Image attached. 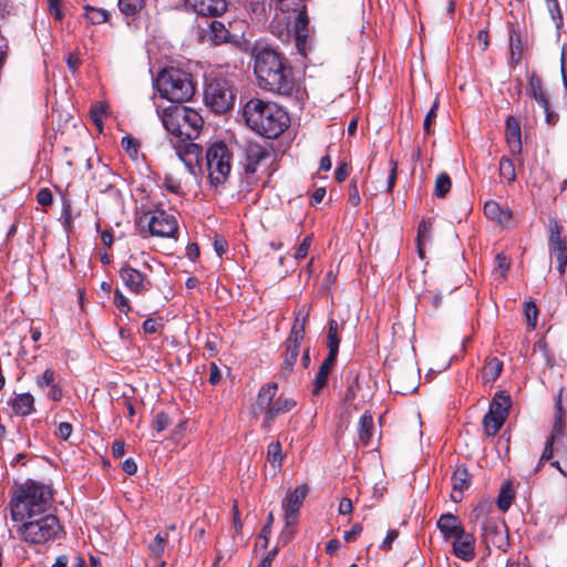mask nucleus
I'll return each instance as SVG.
<instances>
[{
  "label": "nucleus",
  "instance_id": "nucleus-54",
  "mask_svg": "<svg viewBox=\"0 0 567 567\" xmlns=\"http://www.w3.org/2000/svg\"><path fill=\"white\" fill-rule=\"evenodd\" d=\"M87 18L92 23H103L107 20L109 14L102 9H91L87 11Z\"/></svg>",
  "mask_w": 567,
  "mask_h": 567
},
{
  "label": "nucleus",
  "instance_id": "nucleus-42",
  "mask_svg": "<svg viewBox=\"0 0 567 567\" xmlns=\"http://www.w3.org/2000/svg\"><path fill=\"white\" fill-rule=\"evenodd\" d=\"M167 534H157L148 546L150 554L154 557H161L164 554L165 547L167 545Z\"/></svg>",
  "mask_w": 567,
  "mask_h": 567
},
{
  "label": "nucleus",
  "instance_id": "nucleus-59",
  "mask_svg": "<svg viewBox=\"0 0 567 567\" xmlns=\"http://www.w3.org/2000/svg\"><path fill=\"white\" fill-rule=\"evenodd\" d=\"M82 61L79 52H71L66 58L69 70L74 74L80 68Z\"/></svg>",
  "mask_w": 567,
  "mask_h": 567
},
{
  "label": "nucleus",
  "instance_id": "nucleus-52",
  "mask_svg": "<svg viewBox=\"0 0 567 567\" xmlns=\"http://www.w3.org/2000/svg\"><path fill=\"white\" fill-rule=\"evenodd\" d=\"M114 305L125 313H127L131 310L128 299L118 289H116L114 292Z\"/></svg>",
  "mask_w": 567,
  "mask_h": 567
},
{
  "label": "nucleus",
  "instance_id": "nucleus-64",
  "mask_svg": "<svg viewBox=\"0 0 567 567\" xmlns=\"http://www.w3.org/2000/svg\"><path fill=\"white\" fill-rule=\"evenodd\" d=\"M50 13L56 19L61 20L63 18V13L60 7L61 0H48Z\"/></svg>",
  "mask_w": 567,
  "mask_h": 567
},
{
  "label": "nucleus",
  "instance_id": "nucleus-47",
  "mask_svg": "<svg viewBox=\"0 0 567 567\" xmlns=\"http://www.w3.org/2000/svg\"><path fill=\"white\" fill-rule=\"evenodd\" d=\"M284 27L276 25V19L271 22L272 33H276L281 40H287L290 37L289 20L287 17L282 18Z\"/></svg>",
  "mask_w": 567,
  "mask_h": 567
},
{
  "label": "nucleus",
  "instance_id": "nucleus-21",
  "mask_svg": "<svg viewBox=\"0 0 567 567\" xmlns=\"http://www.w3.org/2000/svg\"><path fill=\"white\" fill-rule=\"evenodd\" d=\"M278 385L275 382L262 385L258 392L256 403L254 406V413L264 412L268 415V411L271 409Z\"/></svg>",
  "mask_w": 567,
  "mask_h": 567
},
{
  "label": "nucleus",
  "instance_id": "nucleus-40",
  "mask_svg": "<svg viewBox=\"0 0 567 567\" xmlns=\"http://www.w3.org/2000/svg\"><path fill=\"white\" fill-rule=\"evenodd\" d=\"M145 6V0H118V8L125 16H134Z\"/></svg>",
  "mask_w": 567,
  "mask_h": 567
},
{
  "label": "nucleus",
  "instance_id": "nucleus-36",
  "mask_svg": "<svg viewBox=\"0 0 567 567\" xmlns=\"http://www.w3.org/2000/svg\"><path fill=\"white\" fill-rule=\"evenodd\" d=\"M505 421L506 419L486 413L482 421L484 433L487 436H495Z\"/></svg>",
  "mask_w": 567,
  "mask_h": 567
},
{
  "label": "nucleus",
  "instance_id": "nucleus-22",
  "mask_svg": "<svg viewBox=\"0 0 567 567\" xmlns=\"http://www.w3.org/2000/svg\"><path fill=\"white\" fill-rule=\"evenodd\" d=\"M202 147L195 143H187L183 150L177 151L179 159L185 164L187 171L195 175L199 163Z\"/></svg>",
  "mask_w": 567,
  "mask_h": 567
},
{
  "label": "nucleus",
  "instance_id": "nucleus-8",
  "mask_svg": "<svg viewBox=\"0 0 567 567\" xmlns=\"http://www.w3.org/2000/svg\"><path fill=\"white\" fill-rule=\"evenodd\" d=\"M309 312L306 309H299L296 313V320L286 341V355L281 364L280 373L287 377L291 371L299 355V348L305 338V328L308 321Z\"/></svg>",
  "mask_w": 567,
  "mask_h": 567
},
{
  "label": "nucleus",
  "instance_id": "nucleus-51",
  "mask_svg": "<svg viewBox=\"0 0 567 567\" xmlns=\"http://www.w3.org/2000/svg\"><path fill=\"white\" fill-rule=\"evenodd\" d=\"M551 466L557 468L561 475L567 477V450L565 447L561 452V456L556 458V461H551Z\"/></svg>",
  "mask_w": 567,
  "mask_h": 567
},
{
  "label": "nucleus",
  "instance_id": "nucleus-57",
  "mask_svg": "<svg viewBox=\"0 0 567 567\" xmlns=\"http://www.w3.org/2000/svg\"><path fill=\"white\" fill-rule=\"evenodd\" d=\"M37 202L41 206H50L53 202V196L50 189L41 188L37 194Z\"/></svg>",
  "mask_w": 567,
  "mask_h": 567
},
{
  "label": "nucleus",
  "instance_id": "nucleus-12",
  "mask_svg": "<svg viewBox=\"0 0 567 567\" xmlns=\"http://www.w3.org/2000/svg\"><path fill=\"white\" fill-rule=\"evenodd\" d=\"M239 25L240 21H229L226 25L223 21L213 20L208 24L207 37L216 45L238 42L243 34Z\"/></svg>",
  "mask_w": 567,
  "mask_h": 567
},
{
  "label": "nucleus",
  "instance_id": "nucleus-31",
  "mask_svg": "<svg viewBox=\"0 0 567 567\" xmlns=\"http://www.w3.org/2000/svg\"><path fill=\"white\" fill-rule=\"evenodd\" d=\"M484 214L487 218L497 221L498 224H506L511 220V213L504 210L496 202H487L484 205Z\"/></svg>",
  "mask_w": 567,
  "mask_h": 567
},
{
  "label": "nucleus",
  "instance_id": "nucleus-2",
  "mask_svg": "<svg viewBox=\"0 0 567 567\" xmlns=\"http://www.w3.org/2000/svg\"><path fill=\"white\" fill-rule=\"evenodd\" d=\"M243 116L249 128L266 138H277L290 123L288 113L282 107L257 97L245 104Z\"/></svg>",
  "mask_w": 567,
  "mask_h": 567
},
{
  "label": "nucleus",
  "instance_id": "nucleus-16",
  "mask_svg": "<svg viewBox=\"0 0 567 567\" xmlns=\"http://www.w3.org/2000/svg\"><path fill=\"white\" fill-rule=\"evenodd\" d=\"M185 6L199 17L215 18L227 10V0H185Z\"/></svg>",
  "mask_w": 567,
  "mask_h": 567
},
{
  "label": "nucleus",
  "instance_id": "nucleus-20",
  "mask_svg": "<svg viewBox=\"0 0 567 567\" xmlns=\"http://www.w3.org/2000/svg\"><path fill=\"white\" fill-rule=\"evenodd\" d=\"M436 525L445 540L455 538L464 532V527L458 517L451 513L441 515Z\"/></svg>",
  "mask_w": 567,
  "mask_h": 567
},
{
  "label": "nucleus",
  "instance_id": "nucleus-24",
  "mask_svg": "<svg viewBox=\"0 0 567 567\" xmlns=\"http://www.w3.org/2000/svg\"><path fill=\"white\" fill-rule=\"evenodd\" d=\"M563 450V443H557L555 440H553V437H547L534 472L538 473L545 463L549 462L551 464V461H556L555 455L557 458L561 456Z\"/></svg>",
  "mask_w": 567,
  "mask_h": 567
},
{
  "label": "nucleus",
  "instance_id": "nucleus-53",
  "mask_svg": "<svg viewBox=\"0 0 567 567\" xmlns=\"http://www.w3.org/2000/svg\"><path fill=\"white\" fill-rule=\"evenodd\" d=\"M171 424V419L165 413H157L154 419L153 426L157 432H162Z\"/></svg>",
  "mask_w": 567,
  "mask_h": 567
},
{
  "label": "nucleus",
  "instance_id": "nucleus-19",
  "mask_svg": "<svg viewBox=\"0 0 567 567\" xmlns=\"http://www.w3.org/2000/svg\"><path fill=\"white\" fill-rule=\"evenodd\" d=\"M454 555L465 561H470L475 556L474 538L465 530L453 540Z\"/></svg>",
  "mask_w": 567,
  "mask_h": 567
},
{
  "label": "nucleus",
  "instance_id": "nucleus-1",
  "mask_svg": "<svg viewBox=\"0 0 567 567\" xmlns=\"http://www.w3.org/2000/svg\"><path fill=\"white\" fill-rule=\"evenodd\" d=\"M254 60V72L261 89L288 97L298 93L292 69L281 53L268 47H257Z\"/></svg>",
  "mask_w": 567,
  "mask_h": 567
},
{
  "label": "nucleus",
  "instance_id": "nucleus-45",
  "mask_svg": "<svg viewBox=\"0 0 567 567\" xmlns=\"http://www.w3.org/2000/svg\"><path fill=\"white\" fill-rule=\"evenodd\" d=\"M437 107H439V101L435 100L432 107L425 115L424 123H423V130L426 135L432 134V124L435 121Z\"/></svg>",
  "mask_w": 567,
  "mask_h": 567
},
{
  "label": "nucleus",
  "instance_id": "nucleus-63",
  "mask_svg": "<svg viewBox=\"0 0 567 567\" xmlns=\"http://www.w3.org/2000/svg\"><path fill=\"white\" fill-rule=\"evenodd\" d=\"M362 532L361 524L357 523L350 530L344 532L343 538L347 543L353 542Z\"/></svg>",
  "mask_w": 567,
  "mask_h": 567
},
{
  "label": "nucleus",
  "instance_id": "nucleus-28",
  "mask_svg": "<svg viewBox=\"0 0 567 567\" xmlns=\"http://www.w3.org/2000/svg\"><path fill=\"white\" fill-rule=\"evenodd\" d=\"M337 360V357L329 355L323 360V362L320 365V369L316 375L315 382H313V389L312 393L315 395L319 394L321 389L327 384L328 382V375L330 373L331 368L334 365Z\"/></svg>",
  "mask_w": 567,
  "mask_h": 567
},
{
  "label": "nucleus",
  "instance_id": "nucleus-41",
  "mask_svg": "<svg viewBox=\"0 0 567 567\" xmlns=\"http://www.w3.org/2000/svg\"><path fill=\"white\" fill-rule=\"evenodd\" d=\"M499 176L509 183L516 179L515 166L512 159L502 157L499 161Z\"/></svg>",
  "mask_w": 567,
  "mask_h": 567
},
{
  "label": "nucleus",
  "instance_id": "nucleus-34",
  "mask_svg": "<svg viewBox=\"0 0 567 567\" xmlns=\"http://www.w3.org/2000/svg\"><path fill=\"white\" fill-rule=\"evenodd\" d=\"M515 497V492L513 489L511 482H505L502 484L499 494L497 497V506L498 508L505 513L512 505V502Z\"/></svg>",
  "mask_w": 567,
  "mask_h": 567
},
{
  "label": "nucleus",
  "instance_id": "nucleus-10",
  "mask_svg": "<svg viewBox=\"0 0 567 567\" xmlns=\"http://www.w3.org/2000/svg\"><path fill=\"white\" fill-rule=\"evenodd\" d=\"M144 219L152 236L172 238L178 230L175 215L163 209L146 214Z\"/></svg>",
  "mask_w": 567,
  "mask_h": 567
},
{
  "label": "nucleus",
  "instance_id": "nucleus-4",
  "mask_svg": "<svg viewBox=\"0 0 567 567\" xmlns=\"http://www.w3.org/2000/svg\"><path fill=\"white\" fill-rule=\"evenodd\" d=\"M165 130L181 141H193L199 136L204 121L200 114L187 106H168L157 110Z\"/></svg>",
  "mask_w": 567,
  "mask_h": 567
},
{
  "label": "nucleus",
  "instance_id": "nucleus-48",
  "mask_svg": "<svg viewBox=\"0 0 567 567\" xmlns=\"http://www.w3.org/2000/svg\"><path fill=\"white\" fill-rule=\"evenodd\" d=\"M164 186L168 192L174 193V194H179L181 189H182L181 181L171 174L165 175Z\"/></svg>",
  "mask_w": 567,
  "mask_h": 567
},
{
  "label": "nucleus",
  "instance_id": "nucleus-14",
  "mask_svg": "<svg viewBox=\"0 0 567 567\" xmlns=\"http://www.w3.org/2000/svg\"><path fill=\"white\" fill-rule=\"evenodd\" d=\"M120 277L124 286L135 295H143L151 290L152 282L142 271L135 269L130 261L123 264L120 269Z\"/></svg>",
  "mask_w": 567,
  "mask_h": 567
},
{
  "label": "nucleus",
  "instance_id": "nucleus-62",
  "mask_svg": "<svg viewBox=\"0 0 567 567\" xmlns=\"http://www.w3.org/2000/svg\"><path fill=\"white\" fill-rule=\"evenodd\" d=\"M350 187H351V190H350L348 200L353 207H357L360 205L361 198H360L359 189L357 186V182L354 179L351 182Z\"/></svg>",
  "mask_w": 567,
  "mask_h": 567
},
{
  "label": "nucleus",
  "instance_id": "nucleus-44",
  "mask_svg": "<svg viewBox=\"0 0 567 567\" xmlns=\"http://www.w3.org/2000/svg\"><path fill=\"white\" fill-rule=\"evenodd\" d=\"M534 351H538L545 361L546 365L549 368L554 367V359L549 351L548 344L545 340H539L534 344Z\"/></svg>",
  "mask_w": 567,
  "mask_h": 567
},
{
  "label": "nucleus",
  "instance_id": "nucleus-17",
  "mask_svg": "<svg viewBox=\"0 0 567 567\" xmlns=\"http://www.w3.org/2000/svg\"><path fill=\"white\" fill-rule=\"evenodd\" d=\"M244 156L243 168L245 175L251 177L256 173L260 162L268 156V153L259 144L249 143L245 147Z\"/></svg>",
  "mask_w": 567,
  "mask_h": 567
},
{
  "label": "nucleus",
  "instance_id": "nucleus-6",
  "mask_svg": "<svg viewBox=\"0 0 567 567\" xmlns=\"http://www.w3.org/2000/svg\"><path fill=\"white\" fill-rule=\"evenodd\" d=\"M21 523L18 534L30 546L45 545L53 542L62 530L58 517L49 513L25 517Z\"/></svg>",
  "mask_w": 567,
  "mask_h": 567
},
{
  "label": "nucleus",
  "instance_id": "nucleus-32",
  "mask_svg": "<svg viewBox=\"0 0 567 567\" xmlns=\"http://www.w3.org/2000/svg\"><path fill=\"white\" fill-rule=\"evenodd\" d=\"M13 411L22 416L30 415L34 411V399L30 393H22L12 401Z\"/></svg>",
  "mask_w": 567,
  "mask_h": 567
},
{
  "label": "nucleus",
  "instance_id": "nucleus-58",
  "mask_svg": "<svg viewBox=\"0 0 567 567\" xmlns=\"http://www.w3.org/2000/svg\"><path fill=\"white\" fill-rule=\"evenodd\" d=\"M73 427L69 422H61L58 425L55 435L61 440L66 441L72 434Z\"/></svg>",
  "mask_w": 567,
  "mask_h": 567
},
{
  "label": "nucleus",
  "instance_id": "nucleus-13",
  "mask_svg": "<svg viewBox=\"0 0 567 567\" xmlns=\"http://www.w3.org/2000/svg\"><path fill=\"white\" fill-rule=\"evenodd\" d=\"M527 94L543 109L546 123L555 125L558 121V114L550 110L549 96L543 87L540 76L535 72L528 76Z\"/></svg>",
  "mask_w": 567,
  "mask_h": 567
},
{
  "label": "nucleus",
  "instance_id": "nucleus-39",
  "mask_svg": "<svg viewBox=\"0 0 567 567\" xmlns=\"http://www.w3.org/2000/svg\"><path fill=\"white\" fill-rule=\"evenodd\" d=\"M268 462L275 467L280 468L282 463V451L281 445L278 441L272 442L268 445L267 450Z\"/></svg>",
  "mask_w": 567,
  "mask_h": 567
},
{
  "label": "nucleus",
  "instance_id": "nucleus-9",
  "mask_svg": "<svg viewBox=\"0 0 567 567\" xmlns=\"http://www.w3.org/2000/svg\"><path fill=\"white\" fill-rule=\"evenodd\" d=\"M204 100L215 113H225L234 105V94L225 79H210L205 87Z\"/></svg>",
  "mask_w": 567,
  "mask_h": 567
},
{
  "label": "nucleus",
  "instance_id": "nucleus-33",
  "mask_svg": "<svg viewBox=\"0 0 567 567\" xmlns=\"http://www.w3.org/2000/svg\"><path fill=\"white\" fill-rule=\"evenodd\" d=\"M359 439L363 445H368L373 435V417L371 413L365 412L361 415L358 424Z\"/></svg>",
  "mask_w": 567,
  "mask_h": 567
},
{
  "label": "nucleus",
  "instance_id": "nucleus-49",
  "mask_svg": "<svg viewBox=\"0 0 567 567\" xmlns=\"http://www.w3.org/2000/svg\"><path fill=\"white\" fill-rule=\"evenodd\" d=\"M121 145L131 157L134 158L137 156V153H138L137 143L135 142V140L132 136H130V135L124 136L121 141Z\"/></svg>",
  "mask_w": 567,
  "mask_h": 567
},
{
  "label": "nucleus",
  "instance_id": "nucleus-27",
  "mask_svg": "<svg viewBox=\"0 0 567 567\" xmlns=\"http://www.w3.org/2000/svg\"><path fill=\"white\" fill-rule=\"evenodd\" d=\"M470 474L465 467H457L452 476V498L457 502L462 498L463 491L470 485Z\"/></svg>",
  "mask_w": 567,
  "mask_h": 567
},
{
  "label": "nucleus",
  "instance_id": "nucleus-37",
  "mask_svg": "<svg viewBox=\"0 0 567 567\" xmlns=\"http://www.w3.org/2000/svg\"><path fill=\"white\" fill-rule=\"evenodd\" d=\"M432 224L430 220L422 219L417 226L416 244L420 257L424 258L423 245L431 239Z\"/></svg>",
  "mask_w": 567,
  "mask_h": 567
},
{
  "label": "nucleus",
  "instance_id": "nucleus-25",
  "mask_svg": "<svg viewBox=\"0 0 567 567\" xmlns=\"http://www.w3.org/2000/svg\"><path fill=\"white\" fill-rule=\"evenodd\" d=\"M506 141L512 154L520 153V125L514 116H508L506 120Z\"/></svg>",
  "mask_w": 567,
  "mask_h": 567
},
{
  "label": "nucleus",
  "instance_id": "nucleus-56",
  "mask_svg": "<svg viewBox=\"0 0 567 567\" xmlns=\"http://www.w3.org/2000/svg\"><path fill=\"white\" fill-rule=\"evenodd\" d=\"M310 245H311V237L310 236H307L302 243L299 245V247L297 248L296 252H295V258L297 260H301L303 258L307 257L308 255V251H309V248H310Z\"/></svg>",
  "mask_w": 567,
  "mask_h": 567
},
{
  "label": "nucleus",
  "instance_id": "nucleus-29",
  "mask_svg": "<svg viewBox=\"0 0 567 567\" xmlns=\"http://www.w3.org/2000/svg\"><path fill=\"white\" fill-rule=\"evenodd\" d=\"M511 405L512 400L509 395H506L504 393H497L492 400L487 413L501 416L503 419H507Z\"/></svg>",
  "mask_w": 567,
  "mask_h": 567
},
{
  "label": "nucleus",
  "instance_id": "nucleus-23",
  "mask_svg": "<svg viewBox=\"0 0 567 567\" xmlns=\"http://www.w3.org/2000/svg\"><path fill=\"white\" fill-rule=\"evenodd\" d=\"M296 12H297V17L295 20V28H293L295 41H296V47H297L298 51L300 53H303L305 47L307 43V38H308V29H307L308 18H307V13H306V6Z\"/></svg>",
  "mask_w": 567,
  "mask_h": 567
},
{
  "label": "nucleus",
  "instance_id": "nucleus-60",
  "mask_svg": "<svg viewBox=\"0 0 567 567\" xmlns=\"http://www.w3.org/2000/svg\"><path fill=\"white\" fill-rule=\"evenodd\" d=\"M340 338L339 336H327V347L329 349V355L338 357Z\"/></svg>",
  "mask_w": 567,
  "mask_h": 567
},
{
  "label": "nucleus",
  "instance_id": "nucleus-61",
  "mask_svg": "<svg viewBox=\"0 0 567 567\" xmlns=\"http://www.w3.org/2000/svg\"><path fill=\"white\" fill-rule=\"evenodd\" d=\"M400 379H401L400 375H394L392 378L391 386L394 388L395 392L401 393V394H406V393L413 392L415 390V386L413 385V383L408 386H402L400 384Z\"/></svg>",
  "mask_w": 567,
  "mask_h": 567
},
{
  "label": "nucleus",
  "instance_id": "nucleus-43",
  "mask_svg": "<svg viewBox=\"0 0 567 567\" xmlns=\"http://www.w3.org/2000/svg\"><path fill=\"white\" fill-rule=\"evenodd\" d=\"M524 312L526 317L527 324L530 329H535L537 326V318H538V309L536 305L532 301L526 302L524 307Z\"/></svg>",
  "mask_w": 567,
  "mask_h": 567
},
{
  "label": "nucleus",
  "instance_id": "nucleus-18",
  "mask_svg": "<svg viewBox=\"0 0 567 567\" xmlns=\"http://www.w3.org/2000/svg\"><path fill=\"white\" fill-rule=\"evenodd\" d=\"M296 405L297 402L292 398L285 396L282 394L279 395L276 400H274L272 406L268 411V415H265L261 427L266 431L270 430L275 419L279 414L290 412Z\"/></svg>",
  "mask_w": 567,
  "mask_h": 567
},
{
  "label": "nucleus",
  "instance_id": "nucleus-38",
  "mask_svg": "<svg viewBox=\"0 0 567 567\" xmlns=\"http://www.w3.org/2000/svg\"><path fill=\"white\" fill-rule=\"evenodd\" d=\"M451 186L452 182L450 176L446 173L439 174L435 179L434 196L439 198L444 197L450 192Z\"/></svg>",
  "mask_w": 567,
  "mask_h": 567
},
{
  "label": "nucleus",
  "instance_id": "nucleus-3",
  "mask_svg": "<svg viewBox=\"0 0 567 567\" xmlns=\"http://www.w3.org/2000/svg\"><path fill=\"white\" fill-rule=\"evenodd\" d=\"M52 499L51 491L43 484L27 481L14 492L10 502L11 516L14 522L25 517L47 513Z\"/></svg>",
  "mask_w": 567,
  "mask_h": 567
},
{
  "label": "nucleus",
  "instance_id": "nucleus-50",
  "mask_svg": "<svg viewBox=\"0 0 567 567\" xmlns=\"http://www.w3.org/2000/svg\"><path fill=\"white\" fill-rule=\"evenodd\" d=\"M163 327L161 318H148L143 322V330L146 333H156Z\"/></svg>",
  "mask_w": 567,
  "mask_h": 567
},
{
  "label": "nucleus",
  "instance_id": "nucleus-30",
  "mask_svg": "<svg viewBox=\"0 0 567 567\" xmlns=\"http://www.w3.org/2000/svg\"><path fill=\"white\" fill-rule=\"evenodd\" d=\"M565 429V412L563 410L561 404V391L558 394V399L556 402V417L555 423L553 425L551 432L547 437H553L557 443H561V436L564 434Z\"/></svg>",
  "mask_w": 567,
  "mask_h": 567
},
{
  "label": "nucleus",
  "instance_id": "nucleus-55",
  "mask_svg": "<svg viewBox=\"0 0 567 567\" xmlns=\"http://www.w3.org/2000/svg\"><path fill=\"white\" fill-rule=\"evenodd\" d=\"M37 384L39 388L51 386L54 384V371L47 369L42 375L38 377Z\"/></svg>",
  "mask_w": 567,
  "mask_h": 567
},
{
  "label": "nucleus",
  "instance_id": "nucleus-26",
  "mask_svg": "<svg viewBox=\"0 0 567 567\" xmlns=\"http://www.w3.org/2000/svg\"><path fill=\"white\" fill-rule=\"evenodd\" d=\"M548 230H549V238H548V248L549 251L554 250H560L566 247V239L561 235L563 227L559 224V221L555 218H550L548 220Z\"/></svg>",
  "mask_w": 567,
  "mask_h": 567
},
{
  "label": "nucleus",
  "instance_id": "nucleus-11",
  "mask_svg": "<svg viewBox=\"0 0 567 567\" xmlns=\"http://www.w3.org/2000/svg\"><path fill=\"white\" fill-rule=\"evenodd\" d=\"M483 538L487 548L505 550L508 546V530L504 520L485 518L482 525Z\"/></svg>",
  "mask_w": 567,
  "mask_h": 567
},
{
  "label": "nucleus",
  "instance_id": "nucleus-46",
  "mask_svg": "<svg viewBox=\"0 0 567 567\" xmlns=\"http://www.w3.org/2000/svg\"><path fill=\"white\" fill-rule=\"evenodd\" d=\"M550 256L556 259L558 266L557 269L560 275L565 274L567 266V248H563L560 250L549 251Z\"/></svg>",
  "mask_w": 567,
  "mask_h": 567
},
{
  "label": "nucleus",
  "instance_id": "nucleus-7",
  "mask_svg": "<svg viewBox=\"0 0 567 567\" xmlns=\"http://www.w3.org/2000/svg\"><path fill=\"white\" fill-rule=\"evenodd\" d=\"M231 153L223 142H217L206 152V169L212 185L224 184L231 168Z\"/></svg>",
  "mask_w": 567,
  "mask_h": 567
},
{
  "label": "nucleus",
  "instance_id": "nucleus-5",
  "mask_svg": "<svg viewBox=\"0 0 567 567\" xmlns=\"http://www.w3.org/2000/svg\"><path fill=\"white\" fill-rule=\"evenodd\" d=\"M162 97L176 103H184L192 100L196 86L190 73L178 68H166L161 71L155 80Z\"/></svg>",
  "mask_w": 567,
  "mask_h": 567
},
{
  "label": "nucleus",
  "instance_id": "nucleus-15",
  "mask_svg": "<svg viewBox=\"0 0 567 567\" xmlns=\"http://www.w3.org/2000/svg\"><path fill=\"white\" fill-rule=\"evenodd\" d=\"M309 488L306 484L297 486L293 491L289 492L282 501V509L285 512V519L287 526H293L297 523L299 511L303 504Z\"/></svg>",
  "mask_w": 567,
  "mask_h": 567
},
{
  "label": "nucleus",
  "instance_id": "nucleus-35",
  "mask_svg": "<svg viewBox=\"0 0 567 567\" xmlns=\"http://www.w3.org/2000/svg\"><path fill=\"white\" fill-rule=\"evenodd\" d=\"M503 370V363L497 358H489L486 360L483 368V378L487 382H494Z\"/></svg>",
  "mask_w": 567,
  "mask_h": 567
}]
</instances>
